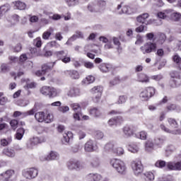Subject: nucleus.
<instances>
[{"label": "nucleus", "instance_id": "nucleus-1", "mask_svg": "<svg viewBox=\"0 0 181 181\" xmlns=\"http://www.w3.org/2000/svg\"><path fill=\"white\" fill-rule=\"evenodd\" d=\"M99 40L103 42V43H105L104 45L105 50H109L110 49H114V45L117 46V50L121 49V42H119V39L113 37L112 39L108 40V38L101 36L99 37ZM112 42L114 44H112Z\"/></svg>", "mask_w": 181, "mask_h": 181}, {"label": "nucleus", "instance_id": "nucleus-2", "mask_svg": "<svg viewBox=\"0 0 181 181\" xmlns=\"http://www.w3.org/2000/svg\"><path fill=\"white\" fill-rule=\"evenodd\" d=\"M156 93V89L152 86L146 87L139 93V98L141 101H149Z\"/></svg>", "mask_w": 181, "mask_h": 181}, {"label": "nucleus", "instance_id": "nucleus-3", "mask_svg": "<svg viewBox=\"0 0 181 181\" xmlns=\"http://www.w3.org/2000/svg\"><path fill=\"white\" fill-rule=\"evenodd\" d=\"M110 165L118 172V173H125L127 170V166H125V163H123L121 159H112L110 161Z\"/></svg>", "mask_w": 181, "mask_h": 181}, {"label": "nucleus", "instance_id": "nucleus-4", "mask_svg": "<svg viewBox=\"0 0 181 181\" xmlns=\"http://www.w3.org/2000/svg\"><path fill=\"white\" fill-rule=\"evenodd\" d=\"M40 93L42 94V95H48L49 98H53L57 97V95L60 93V90H58L54 88L43 86L40 90Z\"/></svg>", "mask_w": 181, "mask_h": 181}, {"label": "nucleus", "instance_id": "nucleus-5", "mask_svg": "<svg viewBox=\"0 0 181 181\" xmlns=\"http://www.w3.org/2000/svg\"><path fill=\"white\" fill-rule=\"evenodd\" d=\"M22 173L23 176L25 177V179H29L30 180L37 177V175H39V170L37 168H31L23 170Z\"/></svg>", "mask_w": 181, "mask_h": 181}, {"label": "nucleus", "instance_id": "nucleus-6", "mask_svg": "<svg viewBox=\"0 0 181 181\" xmlns=\"http://www.w3.org/2000/svg\"><path fill=\"white\" fill-rule=\"evenodd\" d=\"M131 168L136 175H141V173L144 172V166L141 160H134L131 163Z\"/></svg>", "mask_w": 181, "mask_h": 181}, {"label": "nucleus", "instance_id": "nucleus-7", "mask_svg": "<svg viewBox=\"0 0 181 181\" xmlns=\"http://www.w3.org/2000/svg\"><path fill=\"white\" fill-rule=\"evenodd\" d=\"M54 64H56V62H50L46 64L42 65V70H38L35 72V76L37 77H40L41 76H45L47 72V70H52L53 67H54Z\"/></svg>", "mask_w": 181, "mask_h": 181}, {"label": "nucleus", "instance_id": "nucleus-8", "mask_svg": "<svg viewBox=\"0 0 181 181\" xmlns=\"http://www.w3.org/2000/svg\"><path fill=\"white\" fill-rule=\"evenodd\" d=\"M156 49V44L148 42L144 44L140 47L141 52H143V54H146V53H151Z\"/></svg>", "mask_w": 181, "mask_h": 181}, {"label": "nucleus", "instance_id": "nucleus-9", "mask_svg": "<svg viewBox=\"0 0 181 181\" xmlns=\"http://www.w3.org/2000/svg\"><path fill=\"white\" fill-rule=\"evenodd\" d=\"M66 95L71 98L80 97L81 95V90L77 87H71L67 91Z\"/></svg>", "mask_w": 181, "mask_h": 181}, {"label": "nucleus", "instance_id": "nucleus-10", "mask_svg": "<svg viewBox=\"0 0 181 181\" xmlns=\"http://www.w3.org/2000/svg\"><path fill=\"white\" fill-rule=\"evenodd\" d=\"M67 167L68 169H70L71 170H73L74 169H80V168H83V165L80 163V161L78 160L72 159L69 160L67 163Z\"/></svg>", "mask_w": 181, "mask_h": 181}, {"label": "nucleus", "instance_id": "nucleus-11", "mask_svg": "<svg viewBox=\"0 0 181 181\" xmlns=\"http://www.w3.org/2000/svg\"><path fill=\"white\" fill-rule=\"evenodd\" d=\"M171 78L172 81H173L174 85H173V87H179V86H180L181 84V77H180V74H179L178 72L177 71H173L171 73Z\"/></svg>", "mask_w": 181, "mask_h": 181}, {"label": "nucleus", "instance_id": "nucleus-12", "mask_svg": "<svg viewBox=\"0 0 181 181\" xmlns=\"http://www.w3.org/2000/svg\"><path fill=\"white\" fill-rule=\"evenodd\" d=\"M115 145H117V143L114 141H110L107 142L104 147V153L103 155H107V153H109V152H114V150L115 149Z\"/></svg>", "mask_w": 181, "mask_h": 181}, {"label": "nucleus", "instance_id": "nucleus-13", "mask_svg": "<svg viewBox=\"0 0 181 181\" xmlns=\"http://www.w3.org/2000/svg\"><path fill=\"white\" fill-rule=\"evenodd\" d=\"M15 175V173L12 170H8L4 173L0 175L1 181H11L12 176Z\"/></svg>", "mask_w": 181, "mask_h": 181}, {"label": "nucleus", "instance_id": "nucleus-14", "mask_svg": "<svg viewBox=\"0 0 181 181\" xmlns=\"http://www.w3.org/2000/svg\"><path fill=\"white\" fill-rule=\"evenodd\" d=\"M40 142V140L37 136L31 137L29 141L27 142V148L28 149H33L37 144Z\"/></svg>", "mask_w": 181, "mask_h": 181}, {"label": "nucleus", "instance_id": "nucleus-15", "mask_svg": "<svg viewBox=\"0 0 181 181\" xmlns=\"http://www.w3.org/2000/svg\"><path fill=\"white\" fill-rule=\"evenodd\" d=\"M96 3V8L93 9V11H96L98 12H103L104 9H105V6L107 3L103 0H98L95 1Z\"/></svg>", "mask_w": 181, "mask_h": 181}, {"label": "nucleus", "instance_id": "nucleus-16", "mask_svg": "<svg viewBox=\"0 0 181 181\" xmlns=\"http://www.w3.org/2000/svg\"><path fill=\"white\" fill-rule=\"evenodd\" d=\"M86 152H94L97 148L94 146V141L93 140H88L84 146Z\"/></svg>", "mask_w": 181, "mask_h": 181}, {"label": "nucleus", "instance_id": "nucleus-17", "mask_svg": "<svg viewBox=\"0 0 181 181\" xmlns=\"http://www.w3.org/2000/svg\"><path fill=\"white\" fill-rule=\"evenodd\" d=\"M160 128L162 129V131H164V132H167V134H172V135H181L180 129L176 130H170L163 124H160Z\"/></svg>", "mask_w": 181, "mask_h": 181}, {"label": "nucleus", "instance_id": "nucleus-18", "mask_svg": "<svg viewBox=\"0 0 181 181\" xmlns=\"http://www.w3.org/2000/svg\"><path fill=\"white\" fill-rule=\"evenodd\" d=\"M167 166L170 170H181V162L168 163Z\"/></svg>", "mask_w": 181, "mask_h": 181}, {"label": "nucleus", "instance_id": "nucleus-19", "mask_svg": "<svg viewBox=\"0 0 181 181\" xmlns=\"http://www.w3.org/2000/svg\"><path fill=\"white\" fill-rule=\"evenodd\" d=\"M65 74L69 76L71 78H73L74 80H78V78H80V74L75 70L66 71Z\"/></svg>", "mask_w": 181, "mask_h": 181}, {"label": "nucleus", "instance_id": "nucleus-20", "mask_svg": "<svg viewBox=\"0 0 181 181\" xmlns=\"http://www.w3.org/2000/svg\"><path fill=\"white\" fill-rule=\"evenodd\" d=\"M87 179H90L93 181H101L103 180V176L98 173H90L86 176Z\"/></svg>", "mask_w": 181, "mask_h": 181}, {"label": "nucleus", "instance_id": "nucleus-21", "mask_svg": "<svg viewBox=\"0 0 181 181\" xmlns=\"http://www.w3.org/2000/svg\"><path fill=\"white\" fill-rule=\"evenodd\" d=\"M112 69V66L110 64L103 63L99 65V69L102 73H108Z\"/></svg>", "mask_w": 181, "mask_h": 181}, {"label": "nucleus", "instance_id": "nucleus-22", "mask_svg": "<svg viewBox=\"0 0 181 181\" xmlns=\"http://www.w3.org/2000/svg\"><path fill=\"white\" fill-rule=\"evenodd\" d=\"M122 121V117L117 116L116 117L112 118L108 121V124L110 127H112V125H115V124H121Z\"/></svg>", "mask_w": 181, "mask_h": 181}, {"label": "nucleus", "instance_id": "nucleus-23", "mask_svg": "<svg viewBox=\"0 0 181 181\" xmlns=\"http://www.w3.org/2000/svg\"><path fill=\"white\" fill-rule=\"evenodd\" d=\"M89 112L90 115H93L95 118H100V117L103 115V112H101V110L95 107L90 109Z\"/></svg>", "mask_w": 181, "mask_h": 181}, {"label": "nucleus", "instance_id": "nucleus-24", "mask_svg": "<svg viewBox=\"0 0 181 181\" xmlns=\"http://www.w3.org/2000/svg\"><path fill=\"white\" fill-rule=\"evenodd\" d=\"M60 154L57 151H51L45 157V159H59Z\"/></svg>", "mask_w": 181, "mask_h": 181}, {"label": "nucleus", "instance_id": "nucleus-25", "mask_svg": "<svg viewBox=\"0 0 181 181\" xmlns=\"http://www.w3.org/2000/svg\"><path fill=\"white\" fill-rule=\"evenodd\" d=\"M123 133L127 138H129L134 135V131L131 127L126 126L123 128Z\"/></svg>", "mask_w": 181, "mask_h": 181}, {"label": "nucleus", "instance_id": "nucleus-26", "mask_svg": "<svg viewBox=\"0 0 181 181\" xmlns=\"http://www.w3.org/2000/svg\"><path fill=\"white\" fill-rule=\"evenodd\" d=\"M45 112H38L35 115V118L38 122H45Z\"/></svg>", "mask_w": 181, "mask_h": 181}, {"label": "nucleus", "instance_id": "nucleus-27", "mask_svg": "<svg viewBox=\"0 0 181 181\" xmlns=\"http://www.w3.org/2000/svg\"><path fill=\"white\" fill-rule=\"evenodd\" d=\"M90 93L92 94H94L95 95H100L103 94V87L98 86H95L93 87L91 90H90Z\"/></svg>", "mask_w": 181, "mask_h": 181}, {"label": "nucleus", "instance_id": "nucleus-28", "mask_svg": "<svg viewBox=\"0 0 181 181\" xmlns=\"http://www.w3.org/2000/svg\"><path fill=\"white\" fill-rule=\"evenodd\" d=\"M73 136V134L71 132H68V133H64L63 134V138H62V143L66 144H69V142H70V138H71Z\"/></svg>", "mask_w": 181, "mask_h": 181}, {"label": "nucleus", "instance_id": "nucleus-29", "mask_svg": "<svg viewBox=\"0 0 181 181\" xmlns=\"http://www.w3.org/2000/svg\"><path fill=\"white\" fill-rule=\"evenodd\" d=\"M138 80L140 83H149V76L144 74H140L138 76Z\"/></svg>", "mask_w": 181, "mask_h": 181}, {"label": "nucleus", "instance_id": "nucleus-30", "mask_svg": "<svg viewBox=\"0 0 181 181\" xmlns=\"http://www.w3.org/2000/svg\"><path fill=\"white\" fill-rule=\"evenodd\" d=\"M53 32H54V29L53 28H49L47 31H45L42 34V39H44L45 40H47L50 37Z\"/></svg>", "mask_w": 181, "mask_h": 181}, {"label": "nucleus", "instance_id": "nucleus-31", "mask_svg": "<svg viewBox=\"0 0 181 181\" xmlns=\"http://www.w3.org/2000/svg\"><path fill=\"white\" fill-rule=\"evenodd\" d=\"M3 153L8 156V158H14L15 157V151L12 148H5L3 151Z\"/></svg>", "mask_w": 181, "mask_h": 181}, {"label": "nucleus", "instance_id": "nucleus-32", "mask_svg": "<svg viewBox=\"0 0 181 181\" xmlns=\"http://www.w3.org/2000/svg\"><path fill=\"white\" fill-rule=\"evenodd\" d=\"M128 150L129 152L132 153H136V152H139V144H132L129 145Z\"/></svg>", "mask_w": 181, "mask_h": 181}, {"label": "nucleus", "instance_id": "nucleus-33", "mask_svg": "<svg viewBox=\"0 0 181 181\" xmlns=\"http://www.w3.org/2000/svg\"><path fill=\"white\" fill-rule=\"evenodd\" d=\"M145 150L146 152H152L153 151V142L151 140H148L146 142Z\"/></svg>", "mask_w": 181, "mask_h": 181}, {"label": "nucleus", "instance_id": "nucleus-34", "mask_svg": "<svg viewBox=\"0 0 181 181\" xmlns=\"http://www.w3.org/2000/svg\"><path fill=\"white\" fill-rule=\"evenodd\" d=\"M23 135H25V129L20 128L17 130V132L16 134V139H18V141H21V139L23 138Z\"/></svg>", "mask_w": 181, "mask_h": 181}, {"label": "nucleus", "instance_id": "nucleus-35", "mask_svg": "<svg viewBox=\"0 0 181 181\" xmlns=\"http://www.w3.org/2000/svg\"><path fill=\"white\" fill-rule=\"evenodd\" d=\"M70 107L74 112H81V106L79 103H72Z\"/></svg>", "mask_w": 181, "mask_h": 181}, {"label": "nucleus", "instance_id": "nucleus-36", "mask_svg": "<svg viewBox=\"0 0 181 181\" xmlns=\"http://www.w3.org/2000/svg\"><path fill=\"white\" fill-rule=\"evenodd\" d=\"M12 143V137L9 136L7 139H2L1 140V146H8V145H11Z\"/></svg>", "mask_w": 181, "mask_h": 181}, {"label": "nucleus", "instance_id": "nucleus-37", "mask_svg": "<svg viewBox=\"0 0 181 181\" xmlns=\"http://www.w3.org/2000/svg\"><path fill=\"white\" fill-rule=\"evenodd\" d=\"M136 138L139 139H142L143 141H145L146 138L148 137V133L145 131H141L136 134Z\"/></svg>", "mask_w": 181, "mask_h": 181}, {"label": "nucleus", "instance_id": "nucleus-38", "mask_svg": "<svg viewBox=\"0 0 181 181\" xmlns=\"http://www.w3.org/2000/svg\"><path fill=\"white\" fill-rule=\"evenodd\" d=\"M113 153H115L117 156H122L125 153V151L122 147L115 148L113 150Z\"/></svg>", "mask_w": 181, "mask_h": 181}, {"label": "nucleus", "instance_id": "nucleus-39", "mask_svg": "<svg viewBox=\"0 0 181 181\" xmlns=\"http://www.w3.org/2000/svg\"><path fill=\"white\" fill-rule=\"evenodd\" d=\"M84 37V35L81 31H76V34L74 35L69 40H76V39H83Z\"/></svg>", "mask_w": 181, "mask_h": 181}, {"label": "nucleus", "instance_id": "nucleus-40", "mask_svg": "<svg viewBox=\"0 0 181 181\" xmlns=\"http://www.w3.org/2000/svg\"><path fill=\"white\" fill-rule=\"evenodd\" d=\"M165 40H166V35L162 33H158V42L159 43V45H163Z\"/></svg>", "mask_w": 181, "mask_h": 181}, {"label": "nucleus", "instance_id": "nucleus-41", "mask_svg": "<svg viewBox=\"0 0 181 181\" xmlns=\"http://www.w3.org/2000/svg\"><path fill=\"white\" fill-rule=\"evenodd\" d=\"M163 142H165V139L160 138V137H156L154 139V145H156V146H162L163 145Z\"/></svg>", "mask_w": 181, "mask_h": 181}, {"label": "nucleus", "instance_id": "nucleus-42", "mask_svg": "<svg viewBox=\"0 0 181 181\" xmlns=\"http://www.w3.org/2000/svg\"><path fill=\"white\" fill-rule=\"evenodd\" d=\"M15 6L17 9L20 11H23V9L26 8V4L22 1H16Z\"/></svg>", "mask_w": 181, "mask_h": 181}, {"label": "nucleus", "instance_id": "nucleus-43", "mask_svg": "<svg viewBox=\"0 0 181 181\" xmlns=\"http://www.w3.org/2000/svg\"><path fill=\"white\" fill-rule=\"evenodd\" d=\"M95 81V78L93 76H88L84 80L83 83L85 84H91V83H94Z\"/></svg>", "mask_w": 181, "mask_h": 181}, {"label": "nucleus", "instance_id": "nucleus-44", "mask_svg": "<svg viewBox=\"0 0 181 181\" xmlns=\"http://www.w3.org/2000/svg\"><path fill=\"white\" fill-rule=\"evenodd\" d=\"M88 11H89V12H98L96 11H94V9H95V8H97V4L95 1L90 2L88 5Z\"/></svg>", "mask_w": 181, "mask_h": 181}, {"label": "nucleus", "instance_id": "nucleus-45", "mask_svg": "<svg viewBox=\"0 0 181 181\" xmlns=\"http://www.w3.org/2000/svg\"><path fill=\"white\" fill-rule=\"evenodd\" d=\"M168 122L172 128H177L178 127L177 122H176V119L173 118H168Z\"/></svg>", "mask_w": 181, "mask_h": 181}, {"label": "nucleus", "instance_id": "nucleus-46", "mask_svg": "<svg viewBox=\"0 0 181 181\" xmlns=\"http://www.w3.org/2000/svg\"><path fill=\"white\" fill-rule=\"evenodd\" d=\"M120 13H126L127 15H131L132 13V10H131V7L128 6H124L122 8V11Z\"/></svg>", "mask_w": 181, "mask_h": 181}, {"label": "nucleus", "instance_id": "nucleus-47", "mask_svg": "<svg viewBox=\"0 0 181 181\" xmlns=\"http://www.w3.org/2000/svg\"><path fill=\"white\" fill-rule=\"evenodd\" d=\"M45 122L47 124H50V122H53L54 117L53 114L48 113L45 117Z\"/></svg>", "mask_w": 181, "mask_h": 181}, {"label": "nucleus", "instance_id": "nucleus-48", "mask_svg": "<svg viewBox=\"0 0 181 181\" xmlns=\"http://www.w3.org/2000/svg\"><path fill=\"white\" fill-rule=\"evenodd\" d=\"M8 103V98L4 96V93H0V105H5Z\"/></svg>", "mask_w": 181, "mask_h": 181}, {"label": "nucleus", "instance_id": "nucleus-49", "mask_svg": "<svg viewBox=\"0 0 181 181\" xmlns=\"http://www.w3.org/2000/svg\"><path fill=\"white\" fill-rule=\"evenodd\" d=\"M11 50H13V52L19 53V52H21V50H22V44L18 43L16 46L11 47Z\"/></svg>", "mask_w": 181, "mask_h": 181}, {"label": "nucleus", "instance_id": "nucleus-50", "mask_svg": "<svg viewBox=\"0 0 181 181\" xmlns=\"http://www.w3.org/2000/svg\"><path fill=\"white\" fill-rule=\"evenodd\" d=\"M95 139H103L104 138V133L100 130L95 132L94 134Z\"/></svg>", "mask_w": 181, "mask_h": 181}, {"label": "nucleus", "instance_id": "nucleus-51", "mask_svg": "<svg viewBox=\"0 0 181 181\" xmlns=\"http://www.w3.org/2000/svg\"><path fill=\"white\" fill-rule=\"evenodd\" d=\"M144 30H148V27H146V26H145L144 25H141L140 26L137 27L135 29V31L137 33H141L144 32Z\"/></svg>", "mask_w": 181, "mask_h": 181}, {"label": "nucleus", "instance_id": "nucleus-52", "mask_svg": "<svg viewBox=\"0 0 181 181\" xmlns=\"http://www.w3.org/2000/svg\"><path fill=\"white\" fill-rule=\"evenodd\" d=\"M144 175L146 176L148 180L152 181L155 179V175H153V173L151 172H147L144 173Z\"/></svg>", "mask_w": 181, "mask_h": 181}, {"label": "nucleus", "instance_id": "nucleus-53", "mask_svg": "<svg viewBox=\"0 0 181 181\" xmlns=\"http://www.w3.org/2000/svg\"><path fill=\"white\" fill-rule=\"evenodd\" d=\"M173 62L176 63V64H181V57L179 54H176L173 56Z\"/></svg>", "mask_w": 181, "mask_h": 181}, {"label": "nucleus", "instance_id": "nucleus-54", "mask_svg": "<svg viewBox=\"0 0 181 181\" xmlns=\"http://www.w3.org/2000/svg\"><path fill=\"white\" fill-rule=\"evenodd\" d=\"M19 123L18 122V120L16 119H13L10 122V125L11 127V128L15 131V129H16V128H18V124Z\"/></svg>", "mask_w": 181, "mask_h": 181}, {"label": "nucleus", "instance_id": "nucleus-55", "mask_svg": "<svg viewBox=\"0 0 181 181\" xmlns=\"http://www.w3.org/2000/svg\"><path fill=\"white\" fill-rule=\"evenodd\" d=\"M136 39L135 45H142L144 43V37L140 35H137Z\"/></svg>", "mask_w": 181, "mask_h": 181}, {"label": "nucleus", "instance_id": "nucleus-56", "mask_svg": "<svg viewBox=\"0 0 181 181\" xmlns=\"http://www.w3.org/2000/svg\"><path fill=\"white\" fill-rule=\"evenodd\" d=\"M55 54H56L57 57L59 59V60H62V59H63V57H64V56H66V54H64V51L56 52Z\"/></svg>", "mask_w": 181, "mask_h": 181}, {"label": "nucleus", "instance_id": "nucleus-57", "mask_svg": "<svg viewBox=\"0 0 181 181\" xmlns=\"http://www.w3.org/2000/svg\"><path fill=\"white\" fill-rule=\"evenodd\" d=\"M58 110L60 112L64 114L65 112L70 111V107H69V106H60Z\"/></svg>", "mask_w": 181, "mask_h": 181}, {"label": "nucleus", "instance_id": "nucleus-58", "mask_svg": "<svg viewBox=\"0 0 181 181\" xmlns=\"http://www.w3.org/2000/svg\"><path fill=\"white\" fill-rule=\"evenodd\" d=\"M155 165L156 168H165V166H166V162L163 160H158Z\"/></svg>", "mask_w": 181, "mask_h": 181}, {"label": "nucleus", "instance_id": "nucleus-59", "mask_svg": "<svg viewBox=\"0 0 181 181\" xmlns=\"http://www.w3.org/2000/svg\"><path fill=\"white\" fill-rule=\"evenodd\" d=\"M124 103H127V98L125 95H121L119 97V99L117 102V104H124Z\"/></svg>", "mask_w": 181, "mask_h": 181}, {"label": "nucleus", "instance_id": "nucleus-60", "mask_svg": "<svg viewBox=\"0 0 181 181\" xmlns=\"http://www.w3.org/2000/svg\"><path fill=\"white\" fill-rule=\"evenodd\" d=\"M65 2L67 3L69 6H74L76 4H78V0H65Z\"/></svg>", "mask_w": 181, "mask_h": 181}, {"label": "nucleus", "instance_id": "nucleus-61", "mask_svg": "<svg viewBox=\"0 0 181 181\" xmlns=\"http://www.w3.org/2000/svg\"><path fill=\"white\" fill-rule=\"evenodd\" d=\"M34 45L36 46V47H41L42 39H40V37H37L35 40H34Z\"/></svg>", "mask_w": 181, "mask_h": 181}, {"label": "nucleus", "instance_id": "nucleus-62", "mask_svg": "<svg viewBox=\"0 0 181 181\" xmlns=\"http://www.w3.org/2000/svg\"><path fill=\"white\" fill-rule=\"evenodd\" d=\"M47 45L49 47H60V45L57 43V42L56 41H51L50 42H49L47 44Z\"/></svg>", "mask_w": 181, "mask_h": 181}, {"label": "nucleus", "instance_id": "nucleus-63", "mask_svg": "<svg viewBox=\"0 0 181 181\" xmlns=\"http://www.w3.org/2000/svg\"><path fill=\"white\" fill-rule=\"evenodd\" d=\"M117 84H119V78H115L113 80L110 81V86H117Z\"/></svg>", "mask_w": 181, "mask_h": 181}, {"label": "nucleus", "instance_id": "nucleus-64", "mask_svg": "<svg viewBox=\"0 0 181 181\" xmlns=\"http://www.w3.org/2000/svg\"><path fill=\"white\" fill-rule=\"evenodd\" d=\"M84 67L86 69H94V64L93 62H84Z\"/></svg>", "mask_w": 181, "mask_h": 181}]
</instances>
